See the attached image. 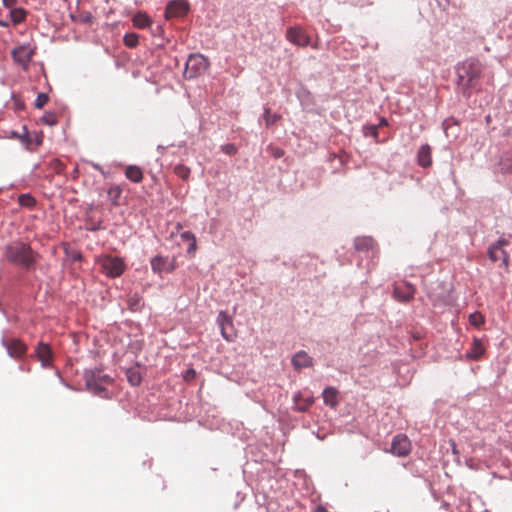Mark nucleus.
<instances>
[{
	"mask_svg": "<svg viewBox=\"0 0 512 512\" xmlns=\"http://www.w3.org/2000/svg\"><path fill=\"white\" fill-rule=\"evenodd\" d=\"M4 256L10 263L26 270H34L40 258L29 244L21 241L8 244L4 249Z\"/></svg>",
	"mask_w": 512,
	"mask_h": 512,
	"instance_id": "nucleus-1",
	"label": "nucleus"
},
{
	"mask_svg": "<svg viewBox=\"0 0 512 512\" xmlns=\"http://www.w3.org/2000/svg\"><path fill=\"white\" fill-rule=\"evenodd\" d=\"M480 73L478 62L467 61L457 67V88L464 96H470L471 89L476 86Z\"/></svg>",
	"mask_w": 512,
	"mask_h": 512,
	"instance_id": "nucleus-2",
	"label": "nucleus"
},
{
	"mask_svg": "<svg viewBox=\"0 0 512 512\" xmlns=\"http://www.w3.org/2000/svg\"><path fill=\"white\" fill-rule=\"evenodd\" d=\"M97 263L101 271L108 277L116 278L123 274L125 263L123 259L117 256L104 255L98 258Z\"/></svg>",
	"mask_w": 512,
	"mask_h": 512,
	"instance_id": "nucleus-3",
	"label": "nucleus"
},
{
	"mask_svg": "<svg viewBox=\"0 0 512 512\" xmlns=\"http://www.w3.org/2000/svg\"><path fill=\"white\" fill-rule=\"evenodd\" d=\"M208 67V60L200 54L190 55L186 65L184 75L186 78H194L203 73Z\"/></svg>",
	"mask_w": 512,
	"mask_h": 512,
	"instance_id": "nucleus-4",
	"label": "nucleus"
},
{
	"mask_svg": "<svg viewBox=\"0 0 512 512\" xmlns=\"http://www.w3.org/2000/svg\"><path fill=\"white\" fill-rule=\"evenodd\" d=\"M85 382L89 389L99 393L105 390V385L111 382V378L101 371H87L85 373Z\"/></svg>",
	"mask_w": 512,
	"mask_h": 512,
	"instance_id": "nucleus-5",
	"label": "nucleus"
},
{
	"mask_svg": "<svg viewBox=\"0 0 512 512\" xmlns=\"http://www.w3.org/2000/svg\"><path fill=\"white\" fill-rule=\"evenodd\" d=\"M217 323L220 327L222 337L228 342L234 341L237 332L234 328L232 316H229L224 311H220L217 317Z\"/></svg>",
	"mask_w": 512,
	"mask_h": 512,
	"instance_id": "nucleus-6",
	"label": "nucleus"
},
{
	"mask_svg": "<svg viewBox=\"0 0 512 512\" xmlns=\"http://www.w3.org/2000/svg\"><path fill=\"white\" fill-rule=\"evenodd\" d=\"M389 452L397 457H406L411 452V441L406 435L398 434L393 438Z\"/></svg>",
	"mask_w": 512,
	"mask_h": 512,
	"instance_id": "nucleus-7",
	"label": "nucleus"
},
{
	"mask_svg": "<svg viewBox=\"0 0 512 512\" xmlns=\"http://www.w3.org/2000/svg\"><path fill=\"white\" fill-rule=\"evenodd\" d=\"M286 39L294 45L306 47L310 44L311 38L300 26H292L286 30Z\"/></svg>",
	"mask_w": 512,
	"mask_h": 512,
	"instance_id": "nucleus-8",
	"label": "nucleus"
},
{
	"mask_svg": "<svg viewBox=\"0 0 512 512\" xmlns=\"http://www.w3.org/2000/svg\"><path fill=\"white\" fill-rule=\"evenodd\" d=\"M508 244L509 242L505 239H499L497 243L493 244L488 250V255L491 261H502V264L507 267L509 262V255L504 250V246Z\"/></svg>",
	"mask_w": 512,
	"mask_h": 512,
	"instance_id": "nucleus-9",
	"label": "nucleus"
},
{
	"mask_svg": "<svg viewBox=\"0 0 512 512\" xmlns=\"http://www.w3.org/2000/svg\"><path fill=\"white\" fill-rule=\"evenodd\" d=\"M3 346L6 348L10 357L18 359L23 357L27 352V346L20 339L9 338L3 339Z\"/></svg>",
	"mask_w": 512,
	"mask_h": 512,
	"instance_id": "nucleus-10",
	"label": "nucleus"
},
{
	"mask_svg": "<svg viewBox=\"0 0 512 512\" xmlns=\"http://www.w3.org/2000/svg\"><path fill=\"white\" fill-rule=\"evenodd\" d=\"M189 10V4L186 0H172L165 9L166 19L178 18L186 15Z\"/></svg>",
	"mask_w": 512,
	"mask_h": 512,
	"instance_id": "nucleus-11",
	"label": "nucleus"
},
{
	"mask_svg": "<svg viewBox=\"0 0 512 512\" xmlns=\"http://www.w3.org/2000/svg\"><path fill=\"white\" fill-rule=\"evenodd\" d=\"M34 54L33 49L29 45H21L12 50V57L16 63L27 69Z\"/></svg>",
	"mask_w": 512,
	"mask_h": 512,
	"instance_id": "nucleus-12",
	"label": "nucleus"
},
{
	"mask_svg": "<svg viewBox=\"0 0 512 512\" xmlns=\"http://www.w3.org/2000/svg\"><path fill=\"white\" fill-rule=\"evenodd\" d=\"M35 356L41 362L43 367H50L52 365L53 352L47 343H38L35 349Z\"/></svg>",
	"mask_w": 512,
	"mask_h": 512,
	"instance_id": "nucleus-13",
	"label": "nucleus"
},
{
	"mask_svg": "<svg viewBox=\"0 0 512 512\" xmlns=\"http://www.w3.org/2000/svg\"><path fill=\"white\" fill-rule=\"evenodd\" d=\"M415 287L410 283L403 282L394 286V297L402 302H408L413 299Z\"/></svg>",
	"mask_w": 512,
	"mask_h": 512,
	"instance_id": "nucleus-14",
	"label": "nucleus"
},
{
	"mask_svg": "<svg viewBox=\"0 0 512 512\" xmlns=\"http://www.w3.org/2000/svg\"><path fill=\"white\" fill-rule=\"evenodd\" d=\"M485 347L482 343V341L478 338H474L471 348L467 353L465 354L466 359L468 360H478L480 357L484 354Z\"/></svg>",
	"mask_w": 512,
	"mask_h": 512,
	"instance_id": "nucleus-15",
	"label": "nucleus"
},
{
	"mask_svg": "<svg viewBox=\"0 0 512 512\" xmlns=\"http://www.w3.org/2000/svg\"><path fill=\"white\" fill-rule=\"evenodd\" d=\"M314 403L313 396H304L298 393L294 396L295 409L299 412L307 411Z\"/></svg>",
	"mask_w": 512,
	"mask_h": 512,
	"instance_id": "nucleus-16",
	"label": "nucleus"
},
{
	"mask_svg": "<svg viewBox=\"0 0 512 512\" xmlns=\"http://www.w3.org/2000/svg\"><path fill=\"white\" fill-rule=\"evenodd\" d=\"M417 161L421 167H429L432 163L431 148L428 144L422 145L417 154Z\"/></svg>",
	"mask_w": 512,
	"mask_h": 512,
	"instance_id": "nucleus-17",
	"label": "nucleus"
},
{
	"mask_svg": "<svg viewBox=\"0 0 512 512\" xmlns=\"http://www.w3.org/2000/svg\"><path fill=\"white\" fill-rule=\"evenodd\" d=\"M292 364L297 369L309 367L312 365V358L306 352L300 351L293 356Z\"/></svg>",
	"mask_w": 512,
	"mask_h": 512,
	"instance_id": "nucleus-18",
	"label": "nucleus"
},
{
	"mask_svg": "<svg viewBox=\"0 0 512 512\" xmlns=\"http://www.w3.org/2000/svg\"><path fill=\"white\" fill-rule=\"evenodd\" d=\"M322 396L324 403L331 408H335L339 403L338 391L334 387L325 388Z\"/></svg>",
	"mask_w": 512,
	"mask_h": 512,
	"instance_id": "nucleus-19",
	"label": "nucleus"
},
{
	"mask_svg": "<svg viewBox=\"0 0 512 512\" xmlns=\"http://www.w3.org/2000/svg\"><path fill=\"white\" fill-rule=\"evenodd\" d=\"M125 176L134 183H140L143 180V171L139 166L129 165L125 169Z\"/></svg>",
	"mask_w": 512,
	"mask_h": 512,
	"instance_id": "nucleus-20",
	"label": "nucleus"
},
{
	"mask_svg": "<svg viewBox=\"0 0 512 512\" xmlns=\"http://www.w3.org/2000/svg\"><path fill=\"white\" fill-rule=\"evenodd\" d=\"M151 268L156 273H161L162 271H172V267L167 266V260L161 256H155L151 260Z\"/></svg>",
	"mask_w": 512,
	"mask_h": 512,
	"instance_id": "nucleus-21",
	"label": "nucleus"
},
{
	"mask_svg": "<svg viewBox=\"0 0 512 512\" xmlns=\"http://www.w3.org/2000/svg\"><path fill=\"white\" fill-rule=\"evenodd\" d=\"M499 167L502 173H512V151L505 152L501 156Z\"/></svg>",
	"mask_w": 512,
	"mask_h": 512,
	"instance_id": "nucleus-22",
	"label": "nucleus"
},
{
	"mask_svg": "<svg viewBox=\"0 0 512 512\" xmlns=\"http://www.w3.org/2000/svg\"><path fill=\"white\" fill-rule=\"evenodd\" d=\"M152 23L151 19L148 17L147 14L145 13H137L134 17H133V24L134 26H136L137 28H146L148 26H150Z\"/></svg>",
	"mask_w": 512,
	"mask_h": 512,
	"instance_id": "nucleus-23",
	"label": "nucleus"
},
{
	"mask_svg": "<svg viewBox=\"0 0 512 512\" xmlns=\"http://www.w3.org/2000/svg\"><path fill=\"white\" fill-rule=\"evenodd\" d=\"M280 118L281 116L277 113H272L270 108H264L263 119L267 127L274 125Z\"/></svg>",
	"mask_w": 512,
	"mask_h": 512,
	"instance_id": "nucleus-24",
	"label": "nucleus"
},
{
	"mask_svg": "<svg viewBox=\"0 0 512 512\" xmlns=\"http://www.w3.org/2000/svg\"><path fill=\"white\" fill-rule=\"evenodd\" d=\"M121 194L122 189L119 186H112L107 191L108 199L114 206L119 205V199L121 197Z\"/></svg>",
	"mask_w": 512,
	"mask_h": 512,
	"instance_id": "nucleus-25",
	"label": "nucleus"
},
{
	"mask_svg": "<svg viewBox=\"0 0 512 512\" xmlns=\"http://www.w3.org/2000/svg\"><path fill=\"white\" fill-rule=\"evenodd\" d=\"M18 203L25 208L32 209L36 205V199L30 194H21Z\"/></svg>",
	"mask_w": 512,
	"mask_h": 512,
	"instance_id": "nucleus-26",
	"label": "nucleus"
},
{
	"mask_svg": "<svg viewBox=\"0 0 512 512\" xmlns=\"http://www.w3.org/2000/svg\"><path fill=\"white\" fill-rule=\"evenodd\" d=\"M374 241L369 237L356 238L355 248L356 250H365L373 247Z\"/></svg>",
	"mask_w": 512,
	"mask_h": 512,
	"instance_id": "nucleus-27",
	"label": "nucleus"
},
{
	"mask_svg": "<svg viewBox=\"0 0 512 512\" xmlns=\"http://www.w3.org/2000/svg\"><path fill=\"white\" fill-rule=\"evenodd\" d=\"M26 18V11L22 8H16L11 10V20L15 24H19Z\"/></svg>",
	"mask_w": 512,
	"mask_h": 512,
	"instance_id": "nucleus-28",
	"label": "nucleus"
},
{
	"mask_svg": "<svg viewBox=\"0 0 512 512\" xmlns=\"http://www.w3.org/2000/svg\"><path fill=\"white\" fill-rule=\"evenodd\" d=\"M174 173L181 179L187 180L190 176V168L183 164H178L174 167Z\"/></svg>",
	"mask_w": 512,
	"mask_h": 512,
	"instance_id": "nucleus-29",
	"label": "nucleus"
},
{
	"mask_svg": "<svg viewBox=\"0 0 512 512\" xmlns=\"http://www.w3.org/2000/svg\"><path fill=\"white\" fill-rule=\"evenodd\" d=\"M469 322L475 327H480L484 324L485 318L480 312H474L469 316Z\"/></svg>",
	"mask_w": 512,
	"mask_h": 512,
	"instance_id": "nucleus-30",
	"label": "nucleus"
},
{
	"mask_svg": "<svg viewBox=\"0 0 512 512\" xmlns=\"http://www.w3.org/2000/svg\"><path fill=\"white\" fill-rule=\"evenodd\" d=\"M124 44L129 48H134L138 45V35L135 33H129L124 36Z\"/></svg>",
	"mask_w": 512,
	"mask_h": 512,
	"instance_id": "nucleus-31",
	"label": "nucleus"
},
{
	"mask_svg": "<svg viewBox=\"0 0 512 512\" xmlns=\"http://www.w3.org/2000/svg\"><path fill=\"white\" fill-rule=\"evenodd\" d=\"M49 101V97L46 93H39L35 101V107L42 109Z\"/></svg>",
	"mask_w": 512,
	"mask_h": 512,
	"instance_id": "nucleus-32",
	"label": "nucleus"
},
{
	"mask_svg": "<svg viewBox=\"0 0 512 512\" xmlns=\"http://www.w3.org/2000/svg\"><path fill=\"white\" fill-rule=\"evenodd\" d=\"M365 136H371L377 140L378 138V126L377 125H369L364 127Z\"/></svg>",
	"mask_w": 512,
	"mask_h": 512,
	"instance_id": "nucleus-33",
	"label": "nucleus"
},
{
	"mask_svg": "<svg viewBox=\"0 0 512 512\" xmlns=\"http://www.w3.org/2000/svg\"><path fill=\"white\" fill-rule=\"evenodd\" d=\"M127 376H128L129 382L132 385H139L140 384L141 377H140V375L137 372L129 370L128 373H127Z\"/></svg>",
	"mask_w": 512,
	"mask_h": 512,
	"instance_id": "nucleus-34",
	"label": "nucleus"
},
{
	"mask_svg": "<svg viewBox=\"0 0 512 512\" xmlns=\"http://www.w3.org/2000/svg\"><path fill=\"white\" fill-rule=\"evenodd\" d=\"M222 151L227 155H235L237 147L234 144H225L222 146Z\"/></svg>",
	"mask_w": 512,
	"mask_h": 512,
	"instance_id": "nucleus-35",
	"label": "nucleus"
},
{
	"mask_svg": "<svg viewBox=\"0 0 512 512\" xmlns=\"http://www.w3.org/2000/svg\"><path fill=\"white\" fill-rule=\"evenodd\" d=\"M269 150L274 158H281L284 155V150L279 147H269Z\"/></svg>",
	"mask_w": 512,
	"mask_h": 512,
	"instance_id": "nucleus-36",
	"label": "nucleus"
},
{
	"mask_svg": "<svg viewBox=\"0 0 512 512\" xmlns=\"http://www.w3.org/2000/svg\"><path fill=\"white\" fill-rule=\"evenodd\" d=\"M189 236V247L187 252L188 253H194L196 250V238L194 235H188Z\"/></svg>",
	"mask_w": 512,
	"mask_h": 512,
	"instance_id": "nucleus-37",
	"label": "nucleus"
},
{
	"mask_svg": "<svg viewBox=\"0 0 512 512\" xmlns=\"http://www.w3.org/2000/svg\"><path fill=\"white\" fill-rule=\"evenodd\" d=\"M43 121L46 124L50 125V126L55 125L56 122H57L56 118H55V116L53 114H49V115L44 116Z\"/></svg>",
	"mask_w": 512,
	"mask_h": 512,
	"instance_id": "nucleus-38",
	"label": "nucleus"
},
{
	"mask_svg": "<svg viewBox=\"0 0 512 512\" xmlns=\"http://www.w3.org/2000/svg\"><path fill=\"white\" fill-rule=\"evenodd\" d=\"M196 377V372L194 369H188L184 374V379L186 381H192Z\"/></svg>",
	"mask_w": 512,
	"mask_h": 512,
	"instance_id": "nucleus-39",
	"label": "nucleus"
},
{
	"mask_svg": "<svg viewBox=\"0 0 512 512\" xmlns=\"http://www.w3.org/2000/svg\"><path fill=\"white\" fill-rule=\"evenodd\" d=\"M17 3V0H3V5L6 8H13Z\"/></svg>",
	"mask_w": 512,
	"mask_h": 512,
	"instance_id": "nucleus-40",
	"label": "nucleus"
},
{
	"mask_svg": "<svg viewBox=\"0 0 512 512\" xmlns=\"http://www.w3.org/2000/svg\"><path fill=\"white\" fill-rule=\"evenodd\" d=\"M139 301H140V299H139V298H137V299H136V298H134V297H133V298H131V299L129 300L130 308H131L132 310H136L135 306H137V305L139 304Z\"/></svg>",
	"mask_w": 512,
	"mask_h": 512,
	"instance_id": "nucleus-41",
	"label": "nucleus"
},
{
	"mask_svg": "<svg viewBox=\"0 0 512 512\" xmlns=\"http://www.w3.org/2000/svg\"><path fill=\"white\" fill-rule=\"evenodd\" d=\"M313 512H329L324 506L317 505Z\"/></svg>",
	"mask_w": 512,
	"mask_h": 512,
	"instance_id": "nucleus-42",
	"label": "nucleus"
},
{
	"mask_svg": "<svg viewBox=\"0 0 512 512\" xmlns=\"http://www.w3.org/2000/svg\"><path fill=\"white\" fill-rule=\"evenodd\" d=\"M188 235H193L191 232H184L182 233L181 237L187 241H189V236Z\"/></svg>",
	"mask_w": 512,
	"mask_h": 512,
	"instance_id": "nucleus-43",
	"label": "nucleus"
},
{
	"mask_svg": "<svg viewBox=\"0 0 512 512\" xmlns=\"http://www.w3.org/2000/svg\"><path fill=\"white\" fill-rule=\"evenodd\" d=\"M387 124H388V123H387V120H386L385 118H382V119L380 120L379 125H377V126H378V128H379L380 126H385V125H387Z\"/></svg>",
	"mask_w": 512,
	"mask_h": 512,
	"instance_id": "nucleus-44",
	"label": "nucleus"
}]
</instances>
